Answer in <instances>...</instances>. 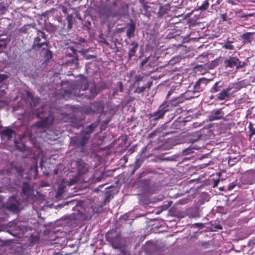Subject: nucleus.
Masks as SVG:
<instances>
[{
	"label": "nucleus",
	"mask_w": 255,
	"mask_h": 255,
	"mask_svg": "<svg viewBox=\"0 0 255 255\" xmlns=\"http://www.w3.org/2000/svg\"><path fill=\"white\" fill-rule=\"evenodd\" d=\"M75 164L78 172L79 174H84L88 172V169L86 167V164L82 159H77L75 161Z\"/></svg>",
	"instance_id": "obj_15"
},
{
	"label": "nucleus",
	"mask_w": 255,
	"mask_h": 255,
	"mask_svg": "<svg viewBox=\"0 0 255 255\" xmlns=\"http://www.w3.org/2000/svg\"><path fill=\"white\" fill-rule=\"evenodd\" d=\"M83 111L86 114H92L95 113L94 110L90 107L85 108Z\"/></svg>",
	"instance_id": "obj_32"
},
{
	"label": "nucleus",
	"mask_w": 255,
	"mask_h": 255,
	"mask_svg": "<svg viewBox=\"0 0 255 255\" xmlns=\"http://www.w3.org/2000/svg\"><path fill=\"white\" fill-rule=\"evenodd\" d=\"M224 84L221 81H217L213 85L210 89V92L212 93H216L220 92L216 95V100L218 101L227 100L230 97V92L233 89V87L229 86L226 88H223Z\"/></svg>",
	"instance_id": "obj_5"
},
{
	"label": "nucleus",
	"mask_w": 255,
	"mask_h": 255,
	"mask_svg": "<svg viewBox=\"0 0 255 255\" xmlns=\"http://www.w3.org/2000/svg\"><path fill=\"white\" fill-rule=\"evenodd\" d=\"M7 75L4 74H0V83L7 78Z\"/></svg>",
	"instance_id": "obj_39"
},
{
	"label": "nucleus",
	"mask_w": 255,
	"mask_h": 255,
	"mask_svg": "<svg viewBox=\"0 0 255 255\" xmlns=\"http://www.w3.org/2000/svg\"><path fill=\"white\" fill-rule=\"evenodd\" d=\"M84 56H85V58L87 60L93 58H96L95 56L92 55H90V54H84Z\"/></svg>",
	"instance_id": "obj_45"
},
{
	"label": "nucleus",
	"mask_w": 255,
	"mask_h": 255,
	"mask_svg": "<svg viewBox=\"0 0 255 255\" xmlns=\"http://www.w3.org/2000/svg\"><path fill=\"white\" fill-rule=\"evenodd\" d=\"M54 173H55V174H57V170H55L54 171Z\"/></svg>",
	"instance_id": "obj_56"
},
{
	"label": "nucleus",
	"mask_w": 255,
	"mask_h": 255,
	"mask_svg": "<svg viewBox=\"0 0 255 255\" xmlns=\"http://www.w3.org/2000/svg\"><path fill=\"white\" fill-rule=\"evenodd\" d=\"M85 25L88 28L90 29L91 27V23L90 21L87 20L85 21Z\"/></svg>",
	"instance_id": "obj_46"
},
{
	"label": "nucleus",
	"mask_w": 255,
	"mask_h": 255,
	"mask_svg": "<svg viewBox=\"0 0 255 255\" xmlns=\"http://www.w3.org/2000/svg\"><path fill=\"white\" fill-rule=\"evenodd\" d=\"M148 117L149 119V127L150 128H152L157 124V121L159 119H162L164 117L160 116V113L157 110L156 112L153 113H150L148 115Z\"/></svg>",
	"instance_id": "obj_11"
},
{
	"label": "nucleus",
	"mask_w": 255,
	"mask_h": 255,
	"mask_svg": "<svg viewBox=\"0 0 255 255\" xmlns=\"http://www.w3.org/2000/svg\"><path fill=\"white\" fill-rule=\"evenodd\" d=\"M220 182V178H218L217 179H213V187H216L218 186V183H219Z\"/></svg>",
	"instance_id": "obj_40"
},
{
	"label": "nucleus",
	"mask_w": 255,
	"mask_h": 255,
	"mask_svg": "<svg viewBox=\"0 0 255 255\" xmlns=\"http://www.w3.org/2000/svg\"><path fill=\"white\" fill-rule=\"evenodd\" d=\"M14 144L16 148L19 151H23L25 150V146L23 143L15 140Z\"/></svg>",
	"instance_id": "obj_26"
},
{
	"label": "nucleus",
	"mask_w": 255,
	"mask_h": 255,
	"mask_svg": "<svg viewBox=\"0 0 255 255\" xmlns=\"http://www.w3.org/2000/svg\"><path fill=\"white\" fill-rule=\"evenodd\" d=\"M110 197H111L110 194L108 193V194H106V195L105 197L104 200V203L105 204L108 203L110 202Z\"/></svg>",
	"instance_id": "obj_38"
},
{
	"label": "nucleus",
	"mask_w": 255,
	"mask_h": 255,
	"mask_svg": "<svg viewBox=\"0 0 255 255\" xmlns=\"http://www.w3.org/2000/svg\"><path fill=\"white\" fill-rule=\"evenodd\" d=\"M40 49L44 52L43 57L46 61H48L52 57V52L49 49V45L46 47V46L43 47Z\"/></svg>",
	"instance_id": "obj_21"
},
{
	"label": "nucleus",
	"mask_w": 255,
	"mask_h": 255,
	"mask_svg": "<svg viewBox=\"0 0 255 255\" xmlns=\"http://www.w3.org/2000/svg\"><path fill=\"white\" fill-rule=\"evenodd\" d=\"M31 191L30 186L28 183L24 182L22 185V192L24 195H28Z\"/></svg>",
	"instance_id": "obj_24"
},
{
	"label": "nucleus",
	"mask_w": 255,
	"mask_h": 255,
	"mask_svg": "<svg viewBox=\"0 0 255 255\" xmlns=\"http://www.w3.org/2000/svg\"><path fill=\"white\" fill-rule=\"evenodd\" d=\"M20 205V202L16 199V197L11 196L5 205V208L10 212L16 213L18 211Z\"/></svg>",
	"instance_id": "obj_9"
},
{
	"label": "nucleus",
	"mask_w": 255,
	"mask_h": 255,
	"mask_svg": "<svg viewBox=\"0 0 255 255\" xmlns=\"http://www.w3.org/2000/svg\"><path fill=\"white\" fill-rule=\"evenodd\" d=\"M141 164V163L139 159L136 160L134 163L133 169L131 172V174H134L135 171L140 167Z\"/></svg>",
	"instance_id": "obj_30"
},
{
	"label": "nucleus",
	"mask_w": 255,
	"mask_h": 255,
	"mask_svg": "<svg viewBox=\"0 0 255 255\" xmlns=\"http://www.w3.org/2000/svg\"><path fill=\"white\" fill-rule=\"evenodd\" d=\"M2 44H1V43H0V48H1V47H2Z\"/></svg>",
	"instance_id": "obj_58"
},
{
	"label": "nucleus",
	"mask_w": 255,
	"mask_h": 255,
	"mask_svg": "<svg viewBox=\"0 0 255 255\" xmlns=\"http://www.w3.org/2000/svg\"><path fill=\"white\" fill-rule=\"evenodd\" d=\"M146 173L145 172H141L139 174V177L138 178H142V177H143L145 174H146Z\"/></svg>",
	"instance_id": "obj_52"
},
{
	"label": "nucleus",
	"mask_w": 255,
	"mask_h": 255,
	"mask_svg": "<svg viewBox=\"0 0 255 255\" xmlns=\"http://www.w3.org/2000/svg\"><path fill=\"white\" fill-rule=\"evenodd\" d=\"M63 65L70 66V69H78L79 59L77 55V50L73 47L68 46L65 48V56L63 59Z\"/></svg>",
	"instance_id": "obj_4"
},
{
	"label": "nucleus",
	"mask_w": 255,
	"mask_h": 255,
	"mask_svg": "<svg viewBox=\"0 0 255 255\" xmlns=\"http://www.w3.org/2000/svg\"><path fill=\"white\" fill-rule=\"evenodd\" d=\"M127 36L128 39H130L134 36L135 22L132 19H130V22L127 24Z\"/></svg>",
	"instance_id": "obj_18"
},
{
	"label": "nucleus",
	"mask_w": 255,
	"mask_h": 255,
	"mask_svg": "<svg viewBox=\"0 0 255 255\" xmlns=\"http://www.w3.org/2000/svg\"><path fill=\"white\" fill-rule=\"evenodd\" d=\"M213 98H214L213 96L210 97V99H213Z\"/></svg>",
	"instance_id": "obj_59"
},
{
	"label": "nucleus",
	"mask_w": 255,
	"mask_h": 255,
	"mask_svg": "<svg viewBox=\"0 0 255 255\" xmlns=\"http://www.w3.org/2000/svg\"><path fill=\"white\" fill-rule=\"evenodd\" d=\"M174 92L173 90H170L167 93L166 99H168L169 98L170 96L172 94L173 92Z\"/></svg>",
	"instance_id": "obj_48"
},
{
	"label": "nucleus",
	"mask_w": 255,
	"mask_h": 255,
	"mask_svg": "<svg viewBox=\"0 0 255 255\" xmlns=\"http://www.w3.org/2000/svg\"><path fill=\"white\" fill-rule=\"evenodd\" d=\"M224 113L222 111V109H217L216 111H213L208 116V120L210 121H214L216 120H221L223 118Z\"/></svg>",
	"instance_id": "obj_14"
},
{
	"label": "nucleus",
	"mask_w": 255,
	"mask_h": 255,
	"mask_svg": "<svg viewBox=\"0 0 255 255\" xmlns=\"http://www.w3.org/2000/svg\"><path fill=\"white\" fill-rule=\"evenodd\" d=\"M118 0H106L105 3L97 5L96 8L102 24L108 22L111 18H120L123 15L122 9L118 7Z\"/></svg>",
	"instance_id": "obj_1"
},
{
	"label": "nucleus",
	"mask_w": 255,
	"mask_h": 255,
	"mask_svg": "<svg viewBox=\"0 0 255 255\" xmlns=\"http://www.w3.org/2000/svg\"><path fill=\"white\" fill-rule=\"evenodd\" d=\"M106 239L111 243L112 247L115 249H118L121 246L120 236L117 235L114 231H110L106 235Z\"/></svg>",
	"instance_id": "obj_8"
},
{
	"label": "nucleus",
	"mask_w": 255,
	"mask_h": 255,
	"mask_svg": "<svg viewBox=\"0 0 255 255\" xmlns=\"http://www.w3.org/2000/svg\"><path fill=\"white\" fill-rule=\"evenodd\" d=\"M127 45L131 46V48H129L128 52V60H130L131 58L135 55V54L138 47V44L137 42L132 41L130 43H129L126 41Z\"/></svg>",
	"instance_id": "obj_16"
},
{
	"label": "nucleus",
	"mask_w": 255,
	"mask_h": 255,
	"mask_svg": "<svg viewBox=\"0 0 255 255\" xmlns=\"http://www.w3.org/2000/svg\"><path fill=\"white\" fill-rule=\"evenodd\" d=\"M98 90L96 85L94 84L89 87L87 83L80 89L73 88L72 90L66 89L61 92V97L65 100L72 98L73 96L82 97L87 99H93L97 95Z\"/></svg>",
	"instance_id": "obj_2"
},
{
	"label": "nucleus",
	"mask_w": 255,
	"mask_h": 255,
	"mask_svg": "<svg viewBox=\"0 0 255 255\" xmlns=\"http://www.w3.org/2000/svg\"><path fill=\"white\" fill-rule=\"evenodd\" d=\"M97 126L98 125L96 123L88 126L81 131V135L84 137H87V140H88L90 137V134L94 131Z\"/></svg>",
	"instance_id": "obj_17"
},
{
	"label": "nucleus",
	"mask_w": 255,
	"mask_h": 255,
	"mask_svg": "<svg viewBox=\"0 0 255 255\" xmlns=\"http://www.w3.org/2000/svg\"><path fill=\"white\" fill-rule=\"evenodd\" d=\"M180 99L177 97L172 99L171 100H167L163 102L159 107L157 111L160 113V116L163 117L166 113L170 112L171 116L173 117L175 116L181 114L186 110L184 106H181Z\"/></svg>",
	"instance_id": "obj_3"
},
{
	"label": "nucleus",
	"mask_w": 255,
	"mask_h": 255,
	"mask_svg": "<svg viewBox=\"0 0 255 255\" xmlns=\"http://www.w3.org/2000/svg\"><path fill=\"white\" fill-rule=\"evenodd\" d=\"M254 16V13H249L247 14H243L242 15V18H248V17H251Z\"/></svg>",
	"instance_id": "obj_47"
},
{
	"label": "nucleus",
	"mask_w": 255,
	"mask_h": 255,
	"mask_svg": "<svg viewBox=\"0 0 255 255\" xmlns=\"http://www.w3.org/2000/svg\"><path fill=\"white\" fill-rule=\"evenodd\" d=\"M237 62H238V58L236 57H230L224 61V64L226 67L233 68L236 67Z\"/></svg>",
	"instance_id": "obj_20"
},
{
	"label": "nucleus",
	"mask_w": 255,
	"mask_h": 255,
	"mask_svg": "<svg viewBox=\"0 0 255 255\" xmlns=\"http://www.w3.org/2000/svg\"><path fill=\"white\" fill-rule=\"evenodd\" d=\"M196 92L194 90H188L184 93L180 94L179 96L177 97L178 99H180L181 104H183L186 100H190L192 98L197 97L198 96L196 95Z\"/></svg>",
	"instance_id": "obj_12"
},
{
	"label": "nucleus",
	"mask_w": 255,
	"mask_h": 255,
	"mask_svg": "<svg viewBox=\"0 0 255 255\" xmlns=\"http://www.w3.org/2000/svg\"><path fill=\"white\" fill-rule=\"evenodd\" d=\"M152 85V81H148L146 83V85H143L142 86H140V85H136L137 86V87L136 88L134 92L135 93L141 94L142 92L145 91L146 88L149 89L151 87Z\"/></svg>",
	"instance_id": "obj_22"
},
{
	"label": "nucleus",
	"mask_w": 255,
	"mask_h": 255,
	"mask_svg": "<svg viewBox=\"0 0 255 255\" xmlns=\"http://www.w3.org/2000/svg\"><path fill=\"white\" fill-rule=\"evenodd\" d=\"M209 4H210V3H209V0H205L201 5H199L198 6V9L200 10L201 11L206 10V9H208V7L209 6Z\"/></svg>",
	"instance_id": "obj_28"
},
{
	"label": "nucleus",
	"mask_w": 255,
	"mask_h": 255,
	"mask_svg": "<svg viewBox=\"0 0 255 255\" xmlns=\"http://www.w3.org/2000/svg\"><path fill=\"white\" fill-rule=\"evenodd\" d=\"M253 32H246L242 34L241 36L242 39L244 42H250L251 36L253 34Z\"/></svg>",
	"instance_id": "obj_29"
},
{
	"label": "nucleus",
	"mask_w": 255,
	"mask_h": 255,
	"mask_svg": "<svg viewBox=\"0 0 255 255\" xmlns=\"http://www.w3.org/2000/svg\"><path fill=\"white\" fill-rule=\"evenodd\" d=\"M73 15L72 14H68L66 18L67 21V30H70L73 26Z\"/></svg>",
	"instance_id": "obj_25"
},
{
	"label": "nucleus",
	"mask_w": 255,
	"mask_h": 255,
	"mask_svg": "<svg viewBox=\"0 0 255 255\" xmlns=\"http://www.w3.org/2000/svg\"><path fill=\"white\" fill-rule=\"evenodd\" d=\"M232 87H233V88H234L237 90H240L242 88V86H241V85L240 84H238V83L235 84L234 85V86H232Z\"/></svg>",
	"instance_id": "obj_42"
},
{
	"label": "nucleus",
	"mask_w": 255,
	"mask_h": 255,
	"mask_svg": "<svg viewBox=\"0 0 255 255\" xmlns=\"http://www.w3.org/2000/svg\"><path fill=\"white\" fill-rule=\"evenodd\" d=\"M62 11L65 14H67V9L65 7H63L62 8Z\"/></svg>",
	"instance_id": "obj_54"
},
{
	"label": "nucleus",
	"mask_w": 255,
	"mask_h": 255,
	"mask_svg": "<svg viewBox=\"0 0 255 255\" xmlns=\"http://www.w3.org/2000/svg\"><path fill=\"white\" fill-rule=\"evenodd\" d=\"M76 16L78 19L82 20V17L79 12L76 13Z\"/></svg>",
	"instance_id": "obj_51"
},
{
	"label": "nucleus",
	"mask_w": 255,
	"mask_h": 255,
	"mask_svg": "<svg viewBox=\"0 0 255 255\" xmlns=\"http://www.w3.org/2000/svg\"><path fill=\"white\" fill-rule=\"evenodd\" d=\"M118 85L119 87L120 92H122L124 90V86L122 82H119Z\"/></svg>",
	"instance_id": "obj_43"
},
{
	"label": "nucleus",
	"mask_w": 255,
	"mask_h": 255,
	"mask_svg": "<svg viewBox=\"0 0 255 255\" xmlns=\"http://www.w3.org/2000/svg\"><path fill=\"white\" fill-rule=\"evenodd\" d=\"M145 0H138L140 3L142 4L144 7H146V3L145 2Z\"/></svg>",
	"instance_id": "obj_49"
},
{
	"label": "nucleus",
	"mask_w": 255,
	"mask_h": 255,
	"mask_svg": "<svg viewBox=\"0 0 255 255\" xmlns=\"http://www.w3.org/2000/svg\"><path fill=\"white\" fill-rule=\"evenodd\" d=\"M129 75L130 76H131L133 75V72L132 71H131L129 73Z\"/></svg>",
	"instance_id": "obj_55"
},
{
	"label": "nucleus",
	"mask_w": 255,
	"mask_h": 255,
	"mask_svg": "<svg viewBox=\"0 0 255 255\" xmlns=\"http://www.w3.org/2000/svg\"><path fill=\"white\" fill-rule=\"evenodd\" d=\"M87 137L81 136H74L71 138V144L77 148H79L81 152L85 151V145L87 142Z\"/></svg>",
	"instance_id": "obj_7"
},
{
	"label": "nucleus",
	"mask_w": 255,
	"mask_h": 255,
	"mask_svg": "<svg viewBox=\"0 0 255 255\" xmlns=\"http://www.w3.org/2000/svg\"><path fill=\"white\" fill-rule=\"evenodd\" d=\"M231 43V42L228 41L224 44L223 47L227 49L233 50L235 47Z\"/></svg>",
	"instance_id": "obj_31"
},
{
	"label": "nucleus",
	"mask_w": 255,
	"mask_h": 255,
	"mask_svg": "<svg viewBox=\"0 0 255 255\" xmlns=\"http://www.w3.org/2000/svg\"><path fill=\"white\" fill-rule=\"evenodd\" d=\"M158 129H155L154 131H153L152 132L149 133L148 135V138H152L156 135L157 132H158Z\"/></svg>",
	"instance_id": "obj_36"
},
{
	"label": "nucleus",
	"mask_w": 255,
	"mask_h": 255,
	"mask_svg": "<svg viewBox=\"0 0 255 255\" xmlns=\"http://www.w3.org/2000/svg\"><path fill=\"white\" fill-rule=\"evenodd\" d=\"M237 185V181H235L234 182H233L232 183H230L228 187V191H231L233 190Z\"/></svg>",
	"instance_id": "obj_35"
},
{
	"label": "nucleus",
	"mask_w": 255,
	"mask_h": 255,
	"mask_svg": "<svg viewBox=\"0 0 255 255\" xmlns=\"http://www.w3.org/2000/svg\"><path fill=\"white\" fill-rule=\"evenodd\" d=\"M237 65L236 66V67L237 69H238L240 68H242V67H244L245 66V65L246 64V63L241 62L239 60V58H238V62H237Z\"/></svg>",
	"instance_id": "obj_34"
},
{
	"label": "nucleus",
	"mask_w": 255,
	"mask_h": 255,
	"mask_svg": "<svg viewBox=\"0 0 255 255\" xmlns=\"http://www.w3.org/2000/svg\"><path fill=\"white\" fill-rule=\"evenodd\" d=\"M220 18L222 21H228V15L226 13L221 14Z\"/></svg>",
	"instance_id": "obj_37"
},
{
	"label": "nucleus",
	"mask_w": 255,
	"mask_h": 255,
	"mask_svg": "<svg viewBox=\"0 0 255 255\" xmlns=\"http://www.w3.org/2000/svg\"><path fill=\"white\" fill-rule=\"evenodd\" d=\"M80 53H84V52H81V51H80Z\"/></svg>",
	"instance_id": "obj_60"
},
{
	"label": "nucleus",
	"mask_w": 255,
	"mask_h": 255,
	"mask_svg": "<svg viewBox=\"0 0 255 255\" xmlns=\"http://www.w3.org/2000/svg\"><path fill=\"white\" fill-rule=\"evenodd\" d=\"M195 225L197 226V227H200V228H202L203 227V225L202 223H196L195 224Z\"/></svg>",
	"instance_id": "obj_53"
},
{
	"label": "nucleus",
	"mask_w": 255,
	"mask_h": 255,
	"mask_svg": "<svg viewBox=\"0 0 255 255\" xmlns=\"http://www.w3.org/2000/svg\"><path fill=\"white\" fill-rule=\"evenodd\" d=\"M213 228L215 229L214 231H216L217 230H221L223 228L222 226L220 224H217Z\"/></svg>",
	"instance_id": "obj_44"
},
{
	"label": "nucleus",
	"mask_w": 255,
	"mask_h": 255,
	"mask_svg": "<svg viewBox=\"0 0 255 255\" xmlns=\"http://www.w3.org/2000/svg\"><path fill=\"white\" fill-rule=\"evenodd\" d=\"M63 193V190L62 188H60V187H59L58 188V191L56 193V197H59L60 196H61L62 193Z\"/></svg>",
	"instance_id": "obj_41"
},
{
	"label": "nucleus",
	"mask_w": 255,
	"mask_h": 255,
	"mask_svg": "<svg viewBox=\"0 0 255 255\" xmlns=\"http://www.w3.org/2000/svg\"><path fill=\"white\" fill-rule=\"evenodd\" d=\"M92 107L95 113H99L102 112L104 107L100 102H95L92 104Z\"/></svg>",
	"instance_id": "obj_23"
},
{
	"label": "nucleus",
	"mask_w": 255,
	"mask_h": 255,
	"mask_svg": "<svg viewBox=\"0 0 255 255\" xmlns=\"http://www.w3.org/2000/svg\"><path fill=\"white\" fill-rule=\"evenodd\" d=\"M37 36L34 38L33 48L40 49L43 47L47 46L49 42L46 39L45 33L41 30H38L37 33Z\"/></svg>",
	"instance_id": "obj_6"
},
{
	"label": "nucleus",
	"mask_w": 255,
	"mask_h": 255,
	"mask_svg": "<svg viewBox=\"0 0 255 255\" xmlns=\"http://www.w3.org/2000/svg\"><path fill=\"white\" fill-rule=\"evenodd\" d=\"M54 121V117L52 115H49L45 117L43 120L35 123L33 127L36 128H47L49 125H52Z\"/></svg>",
	"instance_id": "obj_10"
},
{
	"label": "nucleus",
	"mask_w": 255,
	"mask_h": 255,
	"mask_svg": "<svg viewBox=\"0 0 255 255\" xmlns=\"http://www.w3.org/2000/svg\"><path fill=\"white\" fill-rule=\"evenodd\" d=\"M208 81L205 78H201L198 80L194 86L193 90L195 92L199 93L203 91L204 87L207 85Z\"/></svg>",
	"instance_id": "obj_13"
},
{
	"label": "nucleus",
	"mask_w": 255,
	"mask_h": 255,
	"mask_svg": "<svg viewBox=\"0 0 255 255\" xmlns=\"http://www.w3.org/2000/svg\"><path fill=\"white\" fill-rule=\"evenodd\" d=\"M0 133L2 136L6 137L8 140H10L15 134V132L9 127H5L0 130Z\"/></svg>",
	"instance_id": "obj_19"
},
{
	"label": "nucleus",
	"mask_w": 255,
	"mask_h": 255,
	"mask_svg": "<svg viewBox=\"0 0 255 255\" xmlns=\"http://www.w3.org/2000/svg\"><path fill=\"white\" fill-rule=\"evenodd\" d=\"M230 159H231L230 158V159H229V161H228V163H229V164L231 163V160H230Z\"/></svg>",
	"instance_id": "obj_57"
},
{
	"label": "nucleus",
	"mask_w": 255,
	"mask_h": 255,
	"mask_svg": "<svg viewBox=\"0 0 255 255\" xmlns=\"http://www.w3.org/2000/svg\"><path fill=\"white\" fill-rule=\"evenodd\" d=\"M101 42L102 43H104L107 46L109 45V43L105 38H103V39L101 41Z\"/></svg>",
	"instance_id": "obj_50"
},
{
	"label": "nucleus",
	"mask_w": 255,
	"mask_h": 255,
	"mask_svg": "<svg viewBox=\"0 0 255 255\" xmlns=\"http://www.w3.org/2000/svg\"><path fill=\"white\" fill-rule=\"evenodd\" d=\"M141 81L144 82L143 76L141 74L136 75L134 76V84L135 85H140V82Z\"/></svg>",
	"instance_id": "obj_27"
},
{
	"label": "nucleus",
	"mask_w": 255,
	"mask_h": 255,
	"mask_svg": "<svg viewBox=\"0 0 255 255\" xmlns=\"http://www.w3.org/2000/svg\"><path fill=\"white\" fill-rule=\"evenodd\" d=\"M249 128L250 131V134L249 135L250 137H252L253 135L255 134V128L253 127V124L252 123H250L249 125Z\"/></svg>",
	"instance_id": "obj_33"
}]
</instances>
